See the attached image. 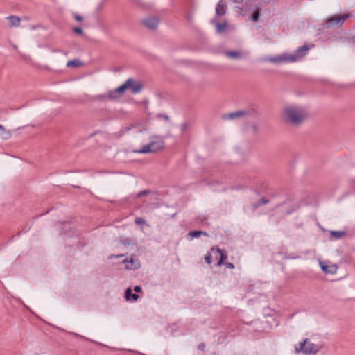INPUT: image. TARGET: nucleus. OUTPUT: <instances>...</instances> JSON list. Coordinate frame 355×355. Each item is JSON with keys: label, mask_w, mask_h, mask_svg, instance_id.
<instances>
[{"label": "nucleus", "mask_w": 355, "mask_h": 355, "mask_svg": "<svg viewBox=\"0 0 355 355\" xmlns=\"http://www.w3.org/2000/svg\"><path fill=\"white\" fill-rule=\"evenodd\" d=\"M282 115L285 121L292 125L301 124L306 118V114L301 107L289 106L282 110Z\"/></svg>", "instance_id": "1"}, {"label": "nucleus", "mask_w": 355, "mask_h": 355, "mask_svg": "<svg viewBox=\"0 0 355 355\" xmlns=\"http://www.w3.org/2000/svg\"><path fill=\"white\" fill-rule=\"evenodd\" d=\"M343 24H318L312 27H308L313 29V32L315 35H320L324 34L328 36L330 34L328 33L327 30L334 27V26L340 28L342 26Z\"/></svg>", "instance_id": "2"}, {"label": "nucleus", "mask_w": 355, "mask_h": 355, "mask_svg": "<svg viewBox=\"0 0 355 355\" xmlns=\"http://www.w3.org/2000/svg\"><path fill=\"white\" fill-rule=\"evenodd\" d=\"M295 59V58L294 56H289L288 53H284L277 56L266 58H264V60L275 64H281L284 62L290 63L291 60H294Z\"/></svg>", "instance_id": "3"}, {"label": "nucleus", "mask_w": 355, "mask_h": 355, "mask_svg": "<svg viewBox=\"0 0 355 355\" xmlns=\"http://www.w3.org/2000/svg\"><path fill=\"white\" fill-rule=\"evenodd\" d=\"M128 89H130L132 94L139 93L144 87L141 82H136L133 78H129L126 80Z\"/></svg>", "instance_id": "4"}, {"label": "nucleus", "mask_w": 355, "mask_h": 355, "mask_svg": "<svg viewBox=\"0 0 355 355\" xmlns=\"http://www.w3.org/2000/svg\"><path fill=\"white\" fill-rule=\"evenodd\" d=\"M309 49V46L306 44L298 47L294 53L289 55V56H294L295 58L294 60H291V62H296L304 57L308 53Z\"/></svg>", "instance_id": "5"}, {"label": "nucleus", "mask_w": 355, "mask_h": 355, "mask_svg": "<svg viewBox=\"0 0 355 355\" xmlns=\"http://www.w3.org/2000/svg\"><path fill=\"white\" fill-rule=\"evenodd\" d=\"M151 138L156 139L155 140H153L149 143L151 149L155 150V153L164 148L165 143L162 137L157 135H153L151 137Z\"/></svg>", "instance_id": "6"}, {"label": "nucleus", "mask_w": 355, "mask_h": 355, "mask_svg": "<svg viewBox=\"0 0 355 355\" xmlns=\"http://www.w3.org/2000/svg\"><path fill=\"white\" fill-rule=\"evenodd\" d=\"M211 250L212 251L216 250V252L220 256L219 259L218 260L217 265L218 266L224 265L225 260L227 259V251L225 250H224V249H220L218 246L213 247L211 248Z\"/></svg>", "instance_id": "7"}, {"label": "nucleus", "mask_w": 355, "mask_h": 355, "mask_svg": "<svg viewBox=\"0 0 355 355\" xmlns=\"http://www.w3.org/2000/svg\"><path fill=\"white\" fill-rule=\"evenodd\" d=\"M353 15L351 14H343L334 15L330 17L326 22H344L347 20L352 19Z\"/></svg>", "instance_id": "8"}, {"label": "nucleus", "mask_w": 355, "mask_h": 355, "mask_svg": "<svg viewBox=\"0 0 355 355\" xmlns=\"http://www.w3.org/2000/svg\"><path fill=\"white\" fill-rule=\"evenodd\" d=\"M135 254H131L129 257V263L125 266L127 270H135L141 267V264L138 260H135Z\"/></svg>", "instance_id": "9"}, {"label": "nucleus", "mask_w": 355, "mask_h": 355, "mask_svg": "<svg viewBox=\"0 0 355 355\" xmlns=\"http://www.w3.org/2000/svg\"><path fill=\"white\" fill-rule=\"evenodd\" d=\"M243 110V116H250L253 118H258L260 115V112L258 107H250Z\"/></svg>", "instance_id": "10"}, {"label": "nucleus", "mask_w": 355, "mask_h": 355, "mask_svg": "<svg viewBox=\"0 0 355 355\" xmlns=\"http://www.w3.org/2000/svg\"><path fill=\"white\" fill-rule=\"evenodd\" d=\"M320 266L321 270L326 274H334L336 272L338 269L336 265L328 266L323 261L320 262Z\"/></svg>", "instance_id": "11"}, {"label": "nucleus", "mask_w": 355, "mask_h": 355, "mask_svg": "<svg viewBox=\"0 0 355 355\" xmlns=\"http://www.w3.org/2000/svg\"><path fill=\"white\" fill-rule=\"evenodd\" d=\"M320 349V347L311 342L309 339V343L306 344V349H305V354H315Z\"/></svg>", "instance_id": "12"}, {"label": "nucleus", "mask_w": 355, "mask_h": 355, "mask_svg": "<svg viewBox=\"0 0 355 355\" xmlns=\"http://www.w3.org/2000/svg\"><path fill=\"white\" fill-rule=\"evenodd\" d=\"M243 110H237L236 112L224 114L222 115L221 118L223 120H233L238 117H243Z\"/></svg>", "instance_id": "13"}, {"label": "nucleus", "mask_w": 355, "mask_h": 355, "mask_svg": "<svg viewBox=\"0 0 355 355\" xmlns=\"http://www.w3.org/2000/svg\"><path fill=\"white\" fill-rule=\"evenodd\" d=\"M125 298L127 301L135 302L138 300L139 295L133 293L130 288H128L125 291Z\"/></svg>", "instance_id": "14"}, {"label": "nucleus", "mask_w": 355, "mask_h": 355, "mask_svg": "<svg viewBox=\"0 0 355 355\" xmlns=\"http://www.w3.org/2000/svg\"><path fill=\"white\" fill-rule=\"evenodd\" d=\"M331 237L335 240H338L347 235V232L344 230H330Z\"/></svg>", "instance_id": "15"}, {"label": "nucleus", "mask_w": 355, "mask_h": 355, "mask_svg": "<svg viewBox=\"0 0 355 355\" xmlns=\"http://www.w3.org/2000/svg\"><path fill=\"white\" fill-rule=\"evenodd\" d=\"M309 343V338H304L302 342L299 343V346L295 347V353H303L305 354V349H306V344Z\"/></svg>", "instance_id": "16"}, {"label": "nucleus", "mask_w": 355, "mask_h": 355, "mask_svg": "<svg viewBox=\"0 0 355 355\" xmlns=\"http://www.w3.org/2000/svg\"><path fill=\"white\" fill-rule=\"evenodd\" d=\"M123 95L121 94L120 90L118 87L113 90L109 91V96L110 101L119 100Z\"/></svg>", "instance_id": "17"}, {"label": "nucleus", "mask_w": 355, "mask_h": 355, "mask_svg": "<svg viewBox=\"0 0 355 355\" xmlns=\"http://www.w3.org/2000/svg\"><path fill=\"white\" fill-rule=\"evenodd\" d=\"M133 152L139 154H147L155 153V150L151 149V147L150 146L149 144H148L147 145H144L140 149L133 150Z\"/></svg>", "instance_id": "18"}, {"label": "nucleus", "mask_w": 355, "mask_h": 355, "mask_svg": "<svg viewBox=\"0 0 355 355\" xmlns=\"http://www.w3.org/2000/svg\"><path fill=\"white\" fill-rule=\"evenodd\" d=\"M207 236L208 234L202 230H193L188 233L187 236H190L191 239L199 238L200 236Z\"/></svg>", "instance_id": "19"}, {"label": "nucleus", "mask_w": 355, "mask_h": 355, "mask_svg": "<svg viewBox=\"0 0 355 355\" xmlns=\"http://www.w3.org/2000/svg\"><path fill=\"white\" fill-rule=\"evenodd\" d=\"M225 54L228 58L232 59H239L242 58V54L239 51H227L225 52Z\"/></svg>", "instance_id": "20"}, {"label": "nucleus", "mask_w": 355, "mask_h": 355, "mask_svg": "<svg viewBox=\"0 0 355 355\" xmlns=\"http://www.w3.org/2000/svg\"><path fill=\"white\" fill-rule=\"evenodd\" d=\"M269 202V200L265 197L261 198L258 201L252 203V210L255 211L258 207H259L262 205H266Z\"/></svg>", "instance_id": "21"}, {"label": "nucleus", "mask_w": 355, "mask_h": 355, "mask_svg": "<svg viewBox=\"0 0 355 355\" xmlns=\"http://www.w3.org/2000/svg\"><path fill=\"white\" fill-rule=\"evenodd\" d=\"M11 137V134L6 130L5 128L0 124V138L3 140H8Z\"/></svg>", "instance_id": "22"}, {"label": "nucleus", "mask_w": 355, "mask_h": 355, "mask_svg": "<svg viewBox=\"0 0 355 355\" xmlns=\"http://www.w3.org/2000/svg\"><path fill=\"white\" fill-rule=\"evenodd\" d=\"M108 96H109V91L107 93L102 94H98V95L94 96L93 99L94 101L106 102L107 101H110V97H108Z\"/></svg>", "instance_id": "23"}, {"label": "nucleus", "mask_w": 355, "mask_h": 355, "mask_svg": "<svg viewBox=\"0 0 355 355\" xmlns=\"http://www.w3.org/2000/svg\"><path fill=\"white\" fill-rule=\"evenodd\" d=\"M82 65H83V62L78 59H73V60H69L67 63V67L76 68V67H80Z\"/></svg>", "instance_id": "24"}, {"label": "nucleus", "mask_w": 355, "mask_h": 355, "mask_svg": "<svg viewBox=\"0 0 355 355\" xmlns=\"http://www.w3.org/2000/svg\"><path fill=\"white\" fill-rule=\"evenodd\" d=\"M216 12L218 15H223L225 13V6L220 1L216 6Z\"/></svg>", "instance_id": "25"}, {"label": "nucleus", "mask_w": 355, "mask_h": 355, "mask_svg": "<svg viewBox=\"0 0 355 355\" xmlns=\"http://www.w3.org/2000/svg\"><path fill=\"white\" fill-rule=\"evenodd\" d=\"M229 24H216V30L218 33H222L224 32Z\"/></svg>", "instance_id": "26"}, {"label": "nucleus", "mask_w": 355, "mask_h": 355, "mask_svg": "<svg viewBox=\"0 0 355 355\" xmlns=\"http://www.w3.org/2000/svg\"><path fill=\"white\" fill-rule=\"evenodd\" d=\"M119 243L125 245H137V243H134V241L130 238L121 239L119 241Z\"/></svg>", "instance_id": "27"}, {"label": "nucleus", "mask_w": 355, "mask_h": 355, "mask_svg": "<svg viewBox=\"0 0 355 355\" xmlns=\"http://www.w3.org/2000/svg\"><path fill=\"white\" fill-rule=\"evenodd\" d=\"M6 19L10 22H20V21H21V20H27V19H26V18H20V17H19L17 16H15V15L8 16Z\"/></svg>", "instance_id": "28"}, {"label": "nucleus", "mask_w": 355, "mask_h": 355, "mask_svg": "<svg viewBox=\"0 0 355 355\" xmlns=\"http://www.w3.org/2000/svg\"><path fill=\"white\" fill-rule=\"evenodd\" d=\"M147 29L155 31L157 28L159 24H142Z\"/></svg>", "instance_id": "29"}, {"label": "nucleus", "mask_w": 355, "mask_h": 355, "mask_svg": "<svg viewBox=\"0 0 355 355\" xmlns=\"http://www.w3.org/2000/svg\"><path fill=\"white\" fill-rule=\"evenodd\" d=\"M152 193H153L152 191L149 190V189L142 190V191H139V193H137L136 197L137 198H140V197H142L144 196H146V195Z\"/></svg>", "instance_id": "30"}, {"label": "nucleus", "mask_w": 355, "mask_h": 355, "mask_svg": "<svg viewBox=\"0 0 355 355\" xmlns=\"http://www.w3.org/2000/svg\"><path fill=\"white\" fill-rule=\"evenodd\" d=\"M298 209H299V205H295L292 206V207L286 209V214L289 215Z\"/></svg>", "instance_id": "31"}, {"label": "nucleus", "mask_w": 355, "mask_h": 355, "mask_svg": "<svg viewBox=\"0 0 355 355\" xmlns=\"http://www.w3.org/2000/svg\"><path fill=\"white\" fill-rule=\"evenodd\" d=\"M118 88L119 89L121 94L123 95L125 91L128 90V85L126 83V80L124 83L119 86Z\"/></svg>", "instance_id": "32"}, {"label": "nucleus", "mask_w": 355, "mask_h": 355, "mask_svg": "<svg viewBox=\"0 0 355 355\" xmlns=\"http://www.w3.org/2000/svg\"><path fill=\"white\" fill-rule=\"evenodd\" d=\"M205 263L207 264V265H210L212 262V257H211V255L210 254V252H207L205 255Z\"/></svg>", "instance_id": "33"}, {"label": "nucleus", "mask_w": 355, "mask_h": 355, "mask_svg": "<svg viewBox=\"0 0 355 355\" xmlns=\"http://www.w3.org/2000/svg\"><path fill=\"white\" fill-rule=\"evenodd\" d=\"M29 29H31L32 31L37 30V29L44 30V29H46V28L44 26H42V24H37L35 25L31 26L29 27Z\"/></svg>", "instance_id": "34"}, {"label": "nucleus", "mask_w": 355, "mask_h": 355, "mask_svg": "<svg viewBox=\"0 0 355 355\" xmlns=\"http://www.w3.org/2000/svg\"><path fill=\"white\" fill-rule=\"evenodd\" d=\"M73 31L78 35H83V28L80 27V26H75L73 28Z\"/></svg>", "instance_id": "35"}, {"label": "nucleus", "mask_w": 355, "mask_h": 355, "mask_svg": "<svg viewBox=\"0 0 355 355\" xmlns=\"http://www.w3.org/2000/svg\"><path fill=\"white\" fill-rule=\"evenodd\" d=\"M259 10L255 11L252 15H251V20L254 21H257L259 20Z\"/></svg>", "instance_id": "36"}, {"label": "nucleus", "mask_w": 355, "mask_h": 355, "mask_svg": "<svg viewBox=\"0 0 355 355\" xmlns=\"http://www.w3.org/2000/svg\"><path fill=\"white\" fill-rule=\"evenodd\" d=\"M135 223L137 225H144L146 223V220L141 217H137L135 220Z\"/></svg>", "instance_id": "37"}, {"label": "nucleus", "mask_w": 355, "mask_h": 355, "mask_svg": "<svg viewBox=\"0 0 355 355\" xmlns=\"http://www.w3.org/2000/svg\"><path fill=\"white\" fill-rule=\"evenodd\" d=\"M31 227V225H26L23 230L17 234V236H19L22 233H26Z\"/></svg>", "instance_id": "38"}, {"label": "nucleus", "mask_w": 355, "mask_h": 355, "mask_svg": "<svg viewBox=\"0 0 355 355\" xmlns=\"http://www.w3.org/2000/svg\"><path fill=\"white\" fill-rule=\"evenodd\" d=\"M157 117L158 119H164V120L166 121H168L169 120V116L168 115H167L166 114H164V113H159L157 115Z\"/></svg>", "instance_id": "39"}, {"label": "nucleus", "mask_w": 355, "mask_h": 355, "mask_svg": "<svg viewBox=\"0 0 355 355\" xmlns=\"http://www.w3.org/2000/svg\"><path fill=\"white\" fill-rule=\"evenodd\" d=\"M188 128V124L187 122L183 123L180 125V130L182 134H183Z\"/></svg>", "instance_id": "40"}, {"label": "nucleus", "mask_w": 355, "mask_h": 355, "mask_svg": "<svg viewBox=\"0 0 355 355\" xmlns=\"http://www.w3.org/2000/svg\"><path fill=\"white\" fill-rule=\"evenodd\" d=\"M125 254H117V255L111 254L110 256H109L108 259H112L113 258H120V257H125Z\"/></svg>", "instance_id": "41"}, {"label": "nucleus", "mask_w": 355, "mask_h": 355, "mask_svg": "<svg viewBox=\"0 0 355 355\" xmlns=\"http://www.w3.org/2000/svg\"><path fill=\"white\" fill-rule=\"evenodd\" d=\"M224 265L226 266L227 268L229 269H234L235 268L234 264L230 262H225Z\"/></svg>", "instance_id": "42"}, {"label": "nucleus", "mask_w": 355, "mask_h": 355, "mask_svg": "<svg viewBox=\"0 0 355 355\" xmlns=\"http://www.w3.org/2000/svg\"><path fill=\"white\" fill-rule=\"evenodd\" d=\"M251 127L253 130L254 134H257L259 130L258 125L255 123H253Z\"/></svg>", "instance_id": "43"}, {"label": "nucleus", "mask_w": 355, "mask_h": 355, "mask_svg": "<svg viewBox=\"0 0 355 355\" xmlns=\"http://www.w3.org/2000/svg\"><path fill=\"white\" fill-rule=\"evenodd\" d=\"M205 344L204 343H200L198 345V349L199 350H201V351H204L205 349Z\"/></svg>", "instance_id": "44"}, {"label": "nucleus", "mask_w": 355, "mask_h": 355, "mask_svg": "<svg viewBox=\"0 0 355 355\" xmlns=\"http://www.w3.org/2000/svg\"><path fill=\"white\" fill-rule=\"evenodd\" d=\"M74 19L78 21H80L83 19L82 16L80 14H77V13L74 14Z\"/></svg>", "instance_id": "45"}, {"label": "nucleus", "mask_w": 355, "mask_h": 355, "mask_svg": "<svg viewBox=\"0 0 355 355\" xmlns=\"http://www.w3.org/2000/svg\"><path fill=\"white\" fill-rule=\"evenodd\" d=\"M142 291V288L140 286H135L134 287V291L135 292V293H139Z\"/></svg>", "instance_id": "46"}, {"label": "nucleus", "mask_w": 355, "mask_h": 355, "mask_svg": "<svg viewBox=\"0 0 355 355\" xmlns=\"http://www.w3.org/2000/svg\"><path fill=\"white\" fill-rule=\"evenodd\" d=\"M349 42H352L353 44H355V35H352L349 37Z\"/></svg>", "instance_id": "47"}, {"label": "nucleus", "mask_w": 355, "mask_h": 355, "mask_svg": "<svg viewBox=\"0 0 355 355\" xmlns=\"http://www.w3.org/2000/svg\"><path fill=\"white\" fill-rule=\"evenodd\" d=\"M286 204V202H284L282 203H279V204H277L275 207V210L276 209H278L280 207L283 206L284 205Z\"/></svg>", "instance_id": "48"}, {"label": "nucleus", "mask_w": 355, "mask_h": 355, "mask_svg": "<svg viewBox=\"0 0 355 355\" xmlns=\"http://www.w3.org/2000/svg\"><path fill=\"white\" fill-rule=\"evenodd\" d=\"M129 263V258H126L125 259H123L122 261H121V263L123 264H125V266L126 264H128Z\"/></svg>", "instance_id": "49"}, {"label": "nucleus", "mask_w": 355, "mask_h": 355, "mask_svg": "<svg viewBox=\"0 0 355 355\" xmlns=\"http://www.w3.org/2000/svg\"><path fill=\"white\" fill-rule=\"evenodd\" d=\"M21 24H10V27H18Z\"/></svg>", "instance_id": "50"}, {"label": "nucleus", "mask_w": 355, "mask_h": 355, "mask_svg": "<svg viewBox=\"0 0 355 355\" xmlns=\"http://www.w3.org/2000/svg\"><path fill=\"white\" fill-rule=\"evenodd\" d=\"M83 246H84V244H81V243H80V242H78V248H82V247H83Z\"/></svg>", "instance_id": "51"}, {"label": "nucleus", "mask_w": 355, "mask_h": 355, "mask_svg": "<svg viewBox=\"0 0 355 355\" xmlns=\"http://www.w3.org/2000/svg\"><path fill=\"white\" fill-rule=\"evenodd\" d=\"M177 214H178V212H175L174 214H173L171 216V218H175V217L176 216Z\"/></svg>", "instance_id": "52"}, {"label": "nucleus", "mask_w": 355, "mask_h": 355, "mask_svg": "<svg viewBox=\"0 0 355 355\" xmlns=\"http://www.w3.org/2000/svg\"><path fill=\"white\" fill-rule=\"evenodd\" d=\"M62 225L65 227L67 225H70V223L69 222H64V223H62Z\"/></svg>", "instance_id": "53"}, {"label": "nucleus", "mask_w": 355, "mask_h": 355, "mask_svg": "<svg viewBox=\"0 0 355 355\" xmlns=\"http://www.w3.org/2000/svg\"><path fill=\"white\" fill-rule=\"evenodd\" d=\"M130 129H131V127H127V128H125V130H126V131H129Z\"/></svg>", "instance_id": "54"}, {"label": "nucleus", "mask_w": 355, "mask_h": 355, "mask_svg": "<svg viewBox=\"0 0 355 355\" xmlns=\"http://www.w3.org/2000/svg\"><path fill=\"white\" fill-rule=\"evenodd\" d=\"M12 46H13V48H14L15 49H16V50L17 49V46H16V45H15V44H14Z\"/></svg>", "instance_id": "55"}, {"label": "nucleus", "mask_w": 355, "mask_h": 355, "mask_svg": "<svg viewBox=\"0 0 355 355\" xmlns=\"http://www.w3.org/2000/svg\"><path fill=\"white\" fill-rule=\"evenodd\" d=\"M297 257H288V259H295Z\"/></svg>", "instance_id": "56"}, {"label": "nucleus", "mask_w": 355, "mask_h": 355, "mask_svg": "<svg viewBox=\"0 0 355 355\" xmlns=\"http://www.w3.org/2000/svg\"><path fill=\"white\" fill-rule=\"evenodd\" d=\"M76 336H80L78 334H73Z\"/></svg>", "instance_id": "57"}, {"label": "nucleus", "mask_w": 355, "mask_h": 355, "mask_svg": "<svg viewBox=\"0 0 355 355\" xmlns=\"http://www.w3.org/2000/svg\"><path fill=\"white\" fill-rule=\"evenodd\" d=\"M207 220V218L205 217L203 220H202V221L203 222L204 220Z\"/></svg>", "instance_id": "58"}]
</instances>
